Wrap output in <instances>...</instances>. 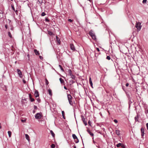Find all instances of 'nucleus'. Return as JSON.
<instances>
[{"mask_svg": "<svg viewBox=\"0 0 148 148\" xmlns=\"http://www.w3.org/2000/svg\"><path fill=\"white\" fill-rule=\"evenodd\" d=\"M89 34L92 37V38L94 40L96 39V36L95 33L92 30H90L89 32Z\"/></svg>", "mask_w": 148, "mask_h": 148, "instance_id": "1", "label": "nucleus"}, {"mask_svg": "<svg viewBox=\"0 0 148 148\" xmlns=\"http://www.w3.org/2000/svg\"><path fill=\"white\" fill-rule=\"evenodd\" d=\"M67 98L69 102V104L71 105H73V103L72 101V99H73L71 96L70 94H67Z\"/></svg>", "mask_w": 148, "mask_h": 148, "instance_id": "2", "label": "nucleus"}, {"mask_svg": "<svg viewBox=\"0 0 148 148\" xmlns=\"http://www.w3.org/2000/svg\"><path fill=\"white\" fill-rule=\"evenodd\" d=\"M141 23L140 22H136V27L137 28L138 32L140 30L141 26L140 25Z\"/></svg>", "mask_w": 148, "mask_h": 148, "instance_id": "3", "label": "nucleus"}, {"mask_svg": "<svg viewBox=\"0 0 148 148\" xmlns=\"http://www.w3.org/2000/svg\"><path fill=\"white\" fill-rule=\"evenodd\" d=\"M42 116L41 112L38 113L35 115V118L36 119H40Z\"/></svg>", "mask_w": 148, "mask_h": 148, "instance_id": "4", "label": "nucleus"}, {"mask_svg": "<svg viewBox=\"0 0 148 148\" xmlns=\"http://www.w3.org/2000/svg\"><path fill=\"white\" fill-rule=\"evenodd\" d=\"M17 73L19 75V77L21 78H22V77L23 76L21 71L18 69H17Z\"/></svg>", "mask_w": 148, "mask_h": 148, "instance_id": "5", "label": "nucleus"}, {"mask_svg": "<svg viewBox=\"0 0 148 148\" xmlns=\"http://www.w3.org/2000/svg\"><path fill=\"white\" fill-rule=\"evenodd\" d=\"M139 116L140 115L137 114V116L134 117L135 122H139L138 119Z\"/></svg>", "mask_w": 148, "mask_h": 148, "instance_id": "6", "label": "nucleus"}, {"mask_svg": "<svg viewBox=\"0 0 148 148\" xmlns=\"http://www.w3.org/2000/svg\"><path fill=\"white\" fill-rule=\"evenodd\" d=\"M70 46L71 49L72 50L74 51L75 50V48L74 45L72 44H71L70 45Z\"/></svg>", "mask_w": 148, "mask_h": 148, "instance_id": "7", "label": "nucleus"}, {"mask_svg": "<svg viewBox=\"0 0 148 148\" xmlns=\"http://www.w3.org/2000/svg\"><path fill=\"white\" fill-rule=\"evenodd\" d=\"M82 120L85 126L87 125V123L86 121L85 120V118L83 116L82 117Z\"/></svg>", "mask_w": 148, "mask_h": 148, "instance_id": "8", "label": "nucleus"}, {"mask_svg": "<svg viewBox=\"0 0 148 148\" xmlns=\"http://www.w3.org/2000/svg\"><path fill=\"white\" fill-rule=\"evenodd\" d=\"M141 135L142 137H143L144 135V129L142 127L141 129Z\"/></svg>", "mask_w": 148, "mask_h": 148, "instance_id": "9", "label": "nucleus"}, {"mask_svg": "<svg viewBox=\"0 0 148 148\" xmlns=\"http://www.w3.org/2000/svg\"><path fill=\"white\" fill-rule=\"evenodd\" d=\"M32 96L31 94H29V99L31 102H33L34 101V98H33L32 97Z\"/></svg>", "mask_w": 148, "mask_h": 148, "instance_id": "10", "label": "nucleus"}, {"mask_svg": "<svg viewBox=\"0 0 148 148\" xmlns=\"http://www.w3.org/2000/svg\"><path fill=\"white\" fill-rule=\"evenodd\" d=\"M34 96H35L36 97H39V94L38 92L36 90L34 92Z\"/></svg>", "mask_w": 148, "mask_h": 148, "instance_id": "11", "label": "nucleus"}, {"mask_svg": "<svg viewBox=\"0 0 148 148\" xmlns=\"http://www.w3.org/2000/svg\"><path fill=\"white\" fill-rule=\"evenodd\" d=\"M3 12L2 10H0V18H2L3 16Z\"/></svg>", "mask_w": 148, "mask_h": 148, "instance_id": "12", "label": "nucleus"}, {"mask_svg": "<svg viewBox=\"0 0 148 148\" xmlns=\"http://www.w3.org/2000/svg\"><path fill=\"white\" fill-rule=\"evenodd\" d=\"M34 52L35 53L36 55H39L40 54L39 52L36 49H35L34 50Z\"/></svg>", "mask_w": 148, "mask_h": 148, "instance_id": "13", "label": "nucleus"}, {"mask_svg": "<svg viewBox=\"0 0 148 148\" xmlns=\"http://www.w3.org/2000/svg\"><path fill=\"white\" fill-rule=\"evenodd\" d=\"M59 80H60V83L62 84H65V82H64V80H63V79H62L61 78H60V79H59Z\"/></svg>", "mask_w": 148, "mask_h": 148, "instance_id": "14", "label": "nucleus"}, {"mask_svg": "<svg viewBox=\"0 0 148 148\" xmlns=\"http://www.w3.org/2000/svg\"><path fill=\"white\" fill-rule=\"evenodd\" d=\"M89 83L90 84V86H91L93 88V86H92L93 84H92V81L90 77V78H89Z\"/></svg>", "mask_w": 148, "mask_h": 148, "instance_id": "15", "label": "nucleus"}, {"mask_svg": "<svg viewBox=\"0 0 148 148\" xmlns=\"http://www.w3.org/2000/svg\"><path fill=\"white\" fill-rule=\"evenodd\" d=\"M25 137L26 138L28 141L29 140V136L27 134H25Z\"/></svg>", "mask_w": 148, "mask_h": 148, "instance_id": "16", "label": "nucleus"}, {"mask_svg": "<svg viewBox=\"0 0 148 148\" xmlns=\"http://www.w3.org/2000/svg\"><path fill=\"white\" fill-rule=\"evenodd\" d=\"M117 135H119L120 133V131L118 130H116L115 131Z\"/></svg>", "mask_w": 148, "mask_h": 148, "instance_id": "17", "label": "nucleus"}, {"mask_svg": "<svg viewBox=\"0 0 148 148\" xmlns=\"http://www.w3.org/2000/svg\"><path fill=\"white\" fill-rule=\"evenodd\" d=\"M72 137L75 140L76 139H77V136L75 134H73L72 135Z\"/></svg>", "mask_w": 148, "mask_h": 148, "instance_id": "18", "label": "nucleus"}, {"mask_svg": "<svg viewBox=\"0 0 148 148\" xmlns=\"http://www.w3.org/2000/svg\"><path fill=\"white\" fill-rule=\"evenodd\" d=\"M48 91L49 95L51 96L52 95L51 90V89H49V90H48Z\"/></svg>", "mask_w": 148, "mask_h": 148, "instance_id": "19", "label": "nucleus"}, {"mask_svg": "<svg viewBox=\"0 0 148 148\" xmlns=\"http://www.w3.org/2000/svg\"><path fill=\"white\" fill-rule=\"evenodd\" d=\"M50 132L53 137H54L55 136V134L52 130H50Z\"/></svg>", "mask_w": 148, "mask_h": 148, "instance_id": "20", "label": "nucleus"}, {"mask_svg": "<svg viewBox=\"0 0 148 148\" xmlns=\"http://www.w3.org/2000/svg\"><path fill=\"white\" fill-rule=\"evenodd\" d=\"M87 132L91 136H93V135H94L91 132L90 130H88Z\"/></svg>", "mask_w": 148, "mask_h": 148, "instance_id": "21", "label": "nucleus"}, {"mask_svg": "<svg viewBox=\"0 0 148 148\" xmlns=\"http://www.w3.org/2000/svg\"><path fill=\"white\" fill-rule=\"evenodd\" d=\"M8 136L9 137H10L12 135V132L10 131H8Z\"/></svg>", "mask_w": 148, "mask_h": 148, "instance_id": "22", "label": "nucleus"}, {"mask_svg": "<svg viewBox=\"0 0 148 148\" xmlns=\"http://www.w3.org/2000/svg\"><path fill=\"white\" fill-rule=\"evenodd\" d=\"M56 38L58 42L59 43V44H60V39L57 36H56Z\"/></svg>", "mask_w": 148, "mask_h": 148, "instance_id": "23", "label": "nucleus"}, {"mask_svg": "<svg viewBox=\"0 0 148 148\" xmlns=\"http://www.w3.org/2000/svg\"><path fill=\"white\" fill-rule=\"evenodd\" d=\"M69 73L70 76L72 75V71L71 70L69 69L68 71Z\"/></svg>", "mask_w": 148, "mask_h": 148, "instance_id": "24", "label": "nucleus"}, {"mask_svg": "<svg viewBox=\"0 0 148 148\" xmlns=\"http://www.w3.org/2000/svg\"><path fill=\"white\" fill-rule=\"evenodd\" d=\"M121 143H119V144H118L116 145V146L117 147H120V146H121Z\"/></svg>", "mask_w": 148, "mask_h": 148, "instance_id": "25", "label": "nucleus"}, {"mask_svg": "<svg viewBox=\"0 0 148 148\" xmlns=\"http://www.w3.org/2000/svg\"><path fill=\"white\" fill-rule=\"evenodd\" d=\"M59 66L60 67L61 71H64V69L63 68H62V66L60 65H59Z\"/></svg>", "mask_w": 148, "mask_h": 148, "instance_id": "26", "label": "nucleus"}, {"mask_svg": "<svg viewBox=\"0 0 148 148\" xmlns=\"http://www.w3.org/2000/svg\"><path fill=\"white\" fill-rule=\"evenodd\" d=\"M8 36L11 38L12 37V36L10 32H8Z\"/></svg>", "mask_w": 148, "mask_h": 148, "instance_id": "27", "label": "nucleus"}, {"mask_svg": "<svg viewBox=\"0 0 148 148\" xmlns=\"http://www.w3.org/2000/svg\"><path fill=\"white\" fill-rule=\"evenodd\" d=\"M48 34L49 35H52L53 34V33L51 31H49L48 32Z\"/></svg>", "mask_w": 148, "mask_h": 148, "instance_id": "28", "label": "nucleus"}, {"mask_svg": "<svg viewBox=\"0 0 148 148\" xmlns=\"http://www.w3.org/2000/svg\"><path fill=\"white\" fill-rule=\"evenodd\" d=\"M75 142L76 143H77L79 142V140L78 139V138H77V139H75Z\"/></svg>", "mask_w": 148, "mask_h": 148, "instance_id": "29", "label": "nucleus"}, {"mask_svg": "<svg viewBox=\"0 0 148 148\" xmlns=\"http://www.w3.org/2000/svg\"><path fill=\"white\" fill-rule=\"evenodd\" d=\"M55 147V145L54 144H52L51 145V148H54Z\"/></svg>", "mask_w": 148, "mask_h": 148, "instance_id": "30", "label": "nucleus"}, {"mask_svg": "<svg viewBox=\"0 0 148 148\" xmlns=\"http://www.w3.org/2000/svg\"><path fill=\"white\" fill-rule=\"evenodd\" d=\"M45 83L47 85L49 84V82L47 79H45Z\"/></svg>", "mask_w": 148, "mask_h": 148, "instance_id": "31", "label": "nucleus"}, {"mask_svg": "<svg viewBox=\"0 0 148 148\" xmlns=\"http://www.w3.org/2000/svg\"><path fill=\"white\" fill-rule=\"evenodd\" d=\"M70 76H71V78L72 79H75V76L74 75H71Z\"/></svg>", "mask_w": 148, "mask_h": 148, "instance_id": "32", "label": "nucleus"}, {"mask_svg": "<svg viewBox=\"0 0 148 148\" xmlns=\"http://www.w3.org/2000/svg\"><path fill=\"white\" fill-rule=\"evenodd\" d=\"M145 112L146 114L148 113V109H145Z\"/></svg>", "mask_w": 148, "mask_h": 148, "instance_id": "33", "label": "nucleus"}, {"mask_svg": "<svg viewBox=\"0 0 148 148\" xmlns=\"http://www.w3.org/2000/svg\"><path fill=\"white\" fill-rule=\"evenodd\" d=\"M147 0H143L142 3L143 4H145L146 3Z\"/></svg>", "mask_w": 148, "mask_h": 148, "instance_id": "34", "label": "nucleus"}, {"mask_svg": "<svg viewBox=\"0 0 148 148\" xmlns=\"http://www.w3.org/2000/svg\"><path fill=\"white\" fill-rule=\"evenodd\" d=\"M121 147L123 148H125V146L123 144L121 143Z\"/></svg>", "mask_w": 148, "mask_h": 148, "instance_id": "35", "label": "nucleus"}, {"mask_svg": "<svg viewBox=\"0 0 148 148\" xmlns=\"http://www.w3.org/2000/svg\"><path fill=\"white\" fill-rule=\"evenodd\" d=\"M11 7H12V9L14 11H15V8H14V5H12Z\"/></svg>", "mask_w": 148, "mask_h": 148, "instance_id": "36", "label": "nucleus"}, {"mask_svg": "<svg viewBox=\"0 0 148 148\" xmlns=\"http://www.w3.org/2000/svg\"><path fill=\"white\" fill-rule=\"evenodd\" d=\"M36 100L38 103H40V99L39 98L36 99Z\"/></svg>", "mask_w": 148, "mask_h": 148, "instance_id": "37", "label": "nucleus"}, {"mask_svg": "<svg viewBox=\"0 0 148 148\" xmlns=\"http://www.w3.org/2000/svg\"><path fill=\"white\" fill-rule=\"evenodd\" d=\"M46 15V14L44 12H42L41 14V16H44Z\"/></svg>", "mask_w": 148, "mask_h": 148, "instance_id": "38", "label": "nucleus"}, {"mask_svg": "<svg viewBox=\"0 0 148 148\" xmlns=\"http://www.w3.org/2000/svg\"><path fill=\"white\" fill-rule=\"evenodd\" d=\"M106 59L108 60H110L111 59L110 57L109 56H108L106 57Z\"/></svg>", "mask_w": 148, "mask_h": 148, "instance_id": "39", "label": "nucleus"}, {"mask_svg": "<svg viewBox=\"0 0 148 148\" xmlns=\"http://www.w3.org/2000/svg\"><path fill=\"white\" fill-rule=\"evenodd\" d=\"M62 115L63 116H64V111H62Z\"/></svg>", "mask_w": 148, "mask_h": 148, "instance_id": "40", "label": "nucleus"}, {"mask_svg": "<svg viewBox=\"0 0 148 148\" xmlns=\"http://www.w3.org/2000/svg\"><path fill=\"white\" fill-rule=\"evenodd\" d=\"M21 121L23 123H25V122L26 121V120L25 119H24V120L22 119L21 120Z\"/></svg>", "mask_w": 148, "mask_h": 148, "instance_id": "41", "label": "nucleus"}, {"mask_svg": "<svg viewBox=\"0 0 148 148\" xmlns=\"http://www.w3.org/2000/svg\"><path fill=\"white\" fill-rule=\"evenodd\" d=\"M70 81L72 84H73L75 83V82L72 80H71Z\"/></svg>", "mask_w": 148, "mask_h": 148, "instance_id": "42", "label": "nucleus"}, {"mask_svg": "<svg viewBox=\"0 0 148 148\" xmlns=\"http://www.w3.org/2000/svg\"><path fill=\"white\" fill-rule=\"evenodd\" d=\"M34 109L35 110H36L37 108V106H35V105L34 106Z\"/></svg>", "mask_w": 148, "mask_h": 148, "instance_id": "43", "label": "nucleus"}, {"mask_svg": "<svg viewBox=\"0 0 148 148\" xmlns=\"http://www.w3.org/2000/svg\"><path fill=\"white\" fill-rule=\"evenodd\" d=\"M23 83L24 84H25L26 83V81H25V80L24 79H23Z\"/></svg>", "mask_w": 148, "mask_h": 148, "instance_id": "44", "label": "nucleus"}, {"mask_svg": "<svg viewBox=\"0 0 148 148\" xmlns=\"http://www.w3.org/2000/svg\"><path fill=\"white\" fill-rule=\"evenodd\" d=\"M68 21H69V22H72L73 21L72 20H71V19H68Z\"/></svg>", "mask_w": 148, "mask_h": 148, "instance_id": "45", "label": "nucleus"}, {"mask_svg": "<svg viewBox=\"0 0 148 148\" xmlns=\"http://www.w3.org/2000/svg\"><path fill=\"white\" fill-rule=\"evenodd\" d=\"M114 122L115 123H117L118 122V121L116 119H114Z\"/></svg>", "mask_w": 148, "mask_h": 148, "instance_id": "46", "label": "nucleus"}, {"mask_svg": "<svg viewBox=\"0 0 148 148\" xmlns=\"http://www.w3.org/2000/svg\"><path fill=\"white\" fill-rule=\"evenodd\" d=\"M146 126L147 127V130H148V123H147L146 124Z\"/></svg>", "mask_w": 148, "mask_h": 148, "instance_id": "47", "label": "nucleus"}, {"mask_svg": "<svg viewBox=\"0 0 148 148\" xmlns=\"http://www.w3.org/2000/svg\"><path fill=\"white\" fill-rule=\"evenodd\" d=\"M39 58H40L41 60H42V59H43V57H42V56H39Z\"/></svg>", "mask_w": 148, "mask_h": 148, "instance_id": "48", "label": "nucleus"}, {"mask_svg": "<svg viewBox=\"0 0 148 148\" xmlns=\"http://www.w3.org/2000/svg\"><path fill=\"white\" fill-rule=\"evenodd\" d=\"M88 123L89 125H90L91 122L89 120L88 121Z\"/></svg>", "mask_w": 148, "mask_h": 148, "instance_id": "49", "label": "nucleus"}, {"mask_svg": "<svg viewBox=\"0 0 148 148\" xmlns=\"http://www.w3.org/2000/svg\"><path fill=\"white\" fill-rule=\"evenodd\" d=\"M129 83H127L126 84H125V86H127V87L128 86H129Z\"/></svg>", "mask_w": 148, "mask_h": 148, "instance_id": "50", "label": "nucleus"}, {"mask_svg": "<svg viewBox=\"0 0 148 148\" xmlns=\"http://www.w3.org/2000/svg\"><path fill=\"white\" fill-rule=\"evenodd\" d=\"M5 27L6 28V29H7L8 28V25H5Z\"/></svg>", "mask_w": 148, "mask_h": 148, "instance_id": "51", "label": "nucleus"}, {"mask_svg": "<svg viewBox=\"0 0 148 148\" xmlns=\"http://www.w3.org/2000/svg\"><path fill=\"white\" fill-rule=\"evenodd\" d=\"M96 49H97V51H99L100 50L98 48H96Z\"/></svg>", "mask_w": 148, "mask_h": 148, "instance_id": "52", "label": "nucleus"}, {"mask_svg": "<svg viewBox=\"0 0 148 148\" xmlns=\"http://www.w3.org/2000/svg\"><path fill=\"white\" fill-rule=\"evenodd\" d=\"M45 21H49V19H47V18H46L45 19Z\"/></svg>", "mask_w": 148, "mask_h": 148, "instance_id": "53", "label": "nucleus"}, {"mask_svg": "<svg viewBox=\"0 0 148 148\" xmlns=\"http://www.w3.org/2000/svg\"><path fill=\"white\" fill-rule=\"evenodd\" d=\"M15 11V12L16 13V14H17V13H18V11H17V10H15V11Z\"/></svg>", "mask_w": 148, "mask_h": 148, "instance_id": "54", "label": "nucleus"}, {"mask_svg": "<svg viewBox=\"0 0 148 148\" xmlns=\"http://www.w3.org/2000/svg\"><path fill=\"white\" fill-rule=\"evenodd\" d=\"M64 89H65V90H67V88H66V86H64Z\"/></svg>", "mask_w": 148, "mask_h": 148, "instance_id": "55", "label": "nucleus"}, {"mask_svg": "<svg viewBox=\"0 0 148 148\" xmlns=\"http://www.w3.org/2000/svg\"><path fill=\"white\" fill-rule=\"evenodd\" d=\"M35 110H33V112L34 113H35Z\"/></svg>", "mask_w": 148, "mask_h": 148, "instance_id": "56", "label": "nucleus"}, {"mask_svg": "<svg viewBox=\"0 0 148 148\" xmlns=\"http://www.w3.org/2000/svg\"><path fill=\"white\" fill-rule=\"evenodd\" d=\"M27 56L29 58V54H28L27 55Z\"/></svg>", "mask_w": 148, "mask_h": 148, "instance_id": "57", "label": "nucleus"}, {"mask_svg": "<svg viewBox=\"0 0 148 148\" xmlns=\"http://www.w3.org/2000/svg\"><path fill=\"white\" fill-rule=\"evenodd\" d=\"M63 118L64 119H65V116H63Z\"/></svg>", "mask_w": 148, "mask_h": 148, "instance_id": "58", "label": "nucleus"}, {"mask_svg": "<svg viewBox=\"0 0 148 148\" xmlns=\"http://www.w3.org/2000/svg\"><path fill=\"white\" fill-rule=\"evenodd\" d=\"M1 128V123H0V129Z\"/></svg>", "mask_w": 148, "mask_h": 148, "instance_id": "59", "label": "nucleus"}, {"mask_svg": "<svg viewBox=\"0 0 148 148\" xmlns=\"http://www.w3.org/2000/svg\"><path fill=\"white\" fill-rule=\"evenodd\" d=\"M74 148H76V146H75L74 147Z\"/></svg>", "mask_w": 148, "mask_h": 148, "instance_id": "60", "label": "nucleus"}, {"mask_svg": "<svg viewBox=\"0 0 148 148\" xmlns=\"http://www.w3.org/2000/svg\"><path fill=\"white\" fill-rule=\"evenodd\" d=\"M11 29L12 30H13V28H11Z\"/></svg>", "mask_w": 148, "mask_h": 148, "instance_id": "61", "label": "nucleus"}, {"mask_svg": "<svg viewBox=\"0 0 148 148\" xmlns=\"http://www.w3.org/2000/svg\"><path fill=\"white\" fill-rule=\"evenodd\" d=\"M123 89L124 90V88H123Z\"/></svg>", "mask_w": 148, "mask_h": 148, "instance_id": "62", "label": "nucleus"}, {"mask_svg": "<svg viewBox=\"0 0 148 148\" xmlns=\"http://www.w3.org/2000/svg\"><path fill=\"white\" fill-rule=\"evenodd\" d=\"M123 89L124 90V88H123Z\"/></svg>", "mask_w": 148, "mask_h": 148, "instance_id": "63", "label": "nucleus"}, {"mask_svg": "<svg viewBox=\"0 0 148 148\" xmlns=\"http://www.w3.org/2000/svg\"><path fill=\"white\" fill-rule=\"evenodd\" d=\"M39 2L40 3V1H39Z\"/></svg>", "mask_w": 148, "mask_h": 148, "instance_id": "64", "label": "nucleus"}]
</instances>
